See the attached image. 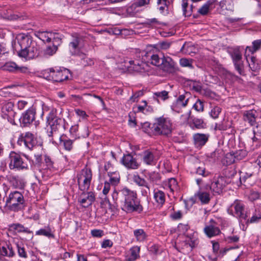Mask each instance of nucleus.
Returning <instances> with one entry per match:
<instances>
[{"label":"nucleus","instance_id":"obj_1","mask_svg":"<svg viewBox=\"0 0 261 261\" xmlns=\"http://www.w3.org/2000/svg\"><path fill=\"white\" fill-rule=\"evenodd\" d=\"M112 198L115 203L127 213L141 212L143 210L136 192L127 188L115 190L112 194Z\"/></svg>","mask_w":261,"mask_h":261},{"label":"nucleus","instance_id":"obj_2","mask_svg":"<svg viewBox=\"0 0 261 261\" xmlns=\"http://www.w3.org/2000/svg\"><path fill=\"white\" fill-rule=\"evenodd\" d=\"M17 45L20 47V50L18 51V55L19 57L25 60H30L38 57L39 46L30 35L24 34H18L16 38L15 43L16 49L17 48Z\"/></svg>","mask_w":261,"mask_h":261},{"label":"nucleus","instance_id":"obj_3","mask_svg":"<svg viewBox=\"0 0 261 261\" xmlns=\"http://www.w3.org/2000/svg\"><path fill=\"white\" fill-rule=\"evenodd\" d=\"M151 130L154 135L168 136L172 131V123L168 118L161 117L155 119V122L152 125Z\"/></svg>","mask_w":261,"mask_h":261},{"label":"nucleus","instance_id":"obj_4","mask_svg":"<svg viewBox=\"0 0 261 261\" xmlns=\"http://www.w3.org/2000/svg\"><path fill=\"white\" fill-rule=\"evenodd\" d=\"M24 202L22 194L17 191L10 192L6 198L5 207L12 211H18Z\"/></svg>","mask_w":261,"mask_h":261},{"label":"nucleus","instance_id":"obj_5","mask_svg":"<svg viewBox=\"0 0 261 261\" xmlns=\"http://www.w3.org/2000/svg\"><path fill=\"white\" fill-rule=\"evenodd\" d=\"M145 56L150 60L152 65L160 67L164 70H167L172 66V59L169 57H165L163 54L157 55L146 53Z\"/></svg>","mask_w":261,"mask_h":261},{"label":"nucleus","instance_id":"obj_6","mask_svg":"<svg viewBox=\"0 0 261 261\" xmlns=\"http://www.w3.org/2000/svg\"><path fill=\"white\" fill-rule=\"evenodd\" d=\"M8 166L11 170H22L27 169L28 165L20 154L11 151L7 159Z\"/></svg>","mask_w":261,"mask_h":261},{"label":"nucleus","instance_id":"obj_7","mask_svg":"<svg viewBox=\"0 0 261 261\" xmlns=\"http://www.w3.org/2000/svg\"><path fill=\"white\" fill-rule=\"evenodd\" d=\"M227 211L229 214L239 218L241 220H246L248 217V214L245 211V205L239 200H236L229 207Z\"/></svg>","mask_w":261,"mask_h":261},{"label":"nucleus","instance_id":"obj_8","mask_svg":"<svg viewBox=\"0 0 261 261\" xmlns=\"http://www.w3.org/2000/svg\"><path fill=\"white\" fill-rule=\"evenodd\" d=\"M92 178V171L87 167L83 169L77 174V182L82 191L88 190L90 187Z\"/></svg>","mask_w":261,"mask_h":261},{"label":"nucleus","instance_id":"obj_9","mask_svg":"<svg viewBox=\"0 0 261 261\" xmlns=\"http://www.w3.org/2000/svg\"><path fill=\"white\" fill-rule=\"evenodd\" d=\"M18 143L20 145L23 144L29 150H32L40 145V144H38L36 138L30 132L25 133L23 136L19 138Z\"/></svg>","mask_w":261,"mask_h":261},{"label":"nucleus","instance_id":"obj_10","mask_svg":"<svg viewBox=\"0 0 261 261\" xmlns=\"http://www.w3.org/2000/svg\"><path fill=\"white\" fill-rule=\"evenodd\" d=\"M189 93H186L185 94L180 95L174 101L171 106V109L176 112L179 113L182 108L185 107L188 102Z\"/></svg>","mask_w":261,"mask_h":261},{"label":"nucleus","instance_id":"obj_11","mask_svg":"<svg viewBox=\"0 0 261 261\" xmlns=\"http://www.w3.org/2000/svg\"><path fill=\"white\" fill-rule=\"evenodd\" d=\"M83 47V40L77 36H73L68 44V49L72 55H79Z\"/></svg>","mask_w":261,"mask_h":261},{"label":"nucleus","instance_id":"obj_12","mask_svg":"<svg viewBox=\"0 0 261 261\" xmlns=\"http://www.w3.org/2000/svg\"><path fill=\"white\" fill-rule=\"evenodd\" d=\"M36 112L34 108H30L22 114L19 119L20 123L23 126L31 124L35 119Z\"/></svg>","mask_w":261,"mask_h":261},{"label":"nucleus","instance_id":"obj_13","mask_svg":"<svg viewBox=\"0 0 261 261\" xmlns=\"http://www.w3.org/2000/svg\"><path fill=\"white\" fill-rule=\"evenodd\" d=\"M69 74V70L63 69L60 70L51 71L50 76L52 78L53 81L56 82H62L68 79Z\"/></svg>","mask_w":261,"mask_h":261},{"label":"nucleus","instance_id":"obj_14","mask_svg":"<svg viewBox=\"0 0 261 261\" xmlns=\"http://www.w3.org/2000/svg\"><path fill=\"white\" fill-rule=\"evenodd\" d=\"M231 57L236 69L240 74L243 72V64L242 61V54L239 50H235L231 55Z\"/></svg>","mask_w":261,"mask_h":261},{"label":"nucleus","instance_id":"obj_15","mask_svg":"<svg viewBox=\"0 0 261 261\" xmlns=\"http://www.w3.org/2000/svg\"><path fill=\"white\" fill-rule=\"evenodd\" d=\"M121 162L123 165L129 169H137L140 166V164L137 162L136 159L130 154L124 155Z\"/></svg>","mask_w":261,"mask_h":261},{"label":"nucleus","instance_id":"obj_16","mask_svg":"<svg viewBox=\"0 0 261 261\" xmlns=\"http://www.w3.org/2000/svg\"><path fill=\"white\" fill-rule=\"evenodd\" d=\"M14 105L11 102L5 101L1 104V112L3 116L7 117V118H11L14 116L13 111Z\"/></svg>","mask_w":261,"mask_h":261},{"label":"nucleus","instance_id":"obj_17","mask_svg":"<svg viewBox=\"0 0 261 261\" xmlns=\"http://www.w3.org/2000/svg\"><path fill=\"white\" fill-rule=\"evenodd\" d=\"M94 200L95 196L92 192L83 193L81 195L80 198V203L85 207L91 205Z\"/></svg>","mask_w":261,"mask_h":261},{"label":"nucleus","instance_id":"obj_18","mask_svg":"<svg viewBox=\"0 0 261 261\" xmlns=\"http://www.w3.org/2000/svg\"><path fill=\"white\" fill-rule=\"evenodd\" d=\"M204 232L208 238H212L219 234L221 231L218 227L210 224L204 227Z\"/></svg>","mask_w":261,"mask_h":261},{"label":"nucleus","instance_id":"obj_19","mask_svg":"<svg viewBox=\"0 0 261 261\" xmlns=\"http://www.w3.org/2000/svg\"><path fill=\"white\" fill-rule=\"evenodd\" d=\"M140 247L134 246L128 251L126 260L127 261H135L139 257Z\"/></svg>","mask_w":261,"mask_h":261},{"label":"nucleus","instance_id":"obj_20","mask_svg":"<svg viewBox=\"0 0 261 261\" xmlns=\"http://www.w3.org/2000/svg\"><path fill=\"white\" fill-rule=\"evenodd\" d=\"M142 156L143 162L146 165H152L155 164L154 156L151 151L148 150L144 151Z\"/></svg>","mask_w":261,"mask_h":261},{"label":"nucleus","instance_id":"obj_21","mask_svg":"<svg viewBox=\"0 0 261 261\" xmlns=\"http://www.w3.org/2000/svg\"><path fill=\"white\" fill-rule=\"evenodd\" d=\"M219 8L222 13L226 11H231L233 9V4L232 0H222L219 3Z\"/></svg>","mask_w":261,"mask_h":261},{"label":"nucleus","instance_id":"obj_22","mask_svg":"<svg viewBox=\"0 0 261 261\" xmlns=\"http://www.w3.org/2000/svg\"><path fill=\"white\" fill-rule=\"evenodd\" d=\"M35 35L44 42H50L55 34L48 32L39 31L36 33Z\"/></svg>","mask_w":261,"mask_h":261},{"label":"nucleus","instance_id":"obj_23","mask_svg":"<svg viewBox=\"0 0 261 261\" xmlns=\"http://www.w3.org/2000/svg\"><path fill=\"white\" fill-rule=\"evenodd\" d=\"M245 56L250 69L252 71L257 70L259 68V65L256 58L254 57L250 56L249 53L248 52H245Z\"/></svg>","mask_w":261,"mask_h":261},{"label":"nucleus","instance_id":"obj_24","mask_svg":"<svg viewBox=\"0 0 261 261\" xmlns=\"http://www.w3.org/2000/svg\"><path fill=\"white\" fill-rule=\"evenodd\" d=\"M0 253L3 256L12 257L14 254L12 247L7 244H0Z\"/></svg>","mask_w":261,"mask_h":261},{"label":"nucleus","instance_id":"obj_25","mask_svg":"<svg viewBox=\"0 0 261 261\" xmlns=\"http://www.w3.org/2000/svg\"><path fill=\"white\" fill-rule=\"evenodd\" d=\"M0 253L3 256L12 257L14 254L12 247L7 244H0Z\"/></svg>","mask_w":261,"mask_h":261},{"label":"nucleus","instance_id":"obj_26","mask_svg":"<svg viewBox=\"0 0 261 261\" xmlns=\"http://www.w3.org/2000/svg\"><path fill=\"white\" fill-rule=\"evenodd\" d=\"M256 112L253 110L246 111L244 114V119L248 122L251 125H253L256 122Z\"/></svg>","mask_w":261,"mask_h":261},{"label":"nucleus","instance_id":"obj_27","mask_svg":"<svg viewBox=\"0 0 261 261\" xmlns=\"http://www.w3.org/2000/svg\"><path fill=\"white\" fill-rule=\"evenodd\" d=\"M222 181V178H220L213 182L210 187L211 190L215 193L220 194L223 188Z\"/></svg>","mask_w":261,"mask_h":261},{"label":"nucleus","instance_id":"obj_28","mask_svg":"<svg viewBox=\"0 0 261 261\" xmlns=\"http://www.w3.org/2000/svg\"><path fill=\"white\" fill-rule=\"evenodd\" d=\"M10 229L14 231L15 233L26 232L30 233L31 231L27 227H25L23 225L19 223L12 224L10 225Z\"/></svg>","mask_w":261,"mask_h":261},{"label":"nucleus","instance_id":"obj_29","mask_svg":"<svg viewBox=\"0 0 261 261\" xmlns=\"http://www.w3.org/2000/svg\"><path fill=\"white\" fill-rule=\"evenodd\" d=\"M36 235L44 236L48 238H54V234L53 233L51 229L49 226L40 229L36 232Z\"/></svg>","mask_w":261,"mask_h":261},{"label":"nucleus","instance_id":"obj_30","mask_svg":"<svg viewBox=\"0 0 261 261\" xmlns=\"http://www.w3.org/2000/svg\"><path fill=\"white\" fill-rule=\"evenodd\" d=\"M193 137L195 143L199 145H203L207 142L208 136L203 134H196Z\"/></svg>","mask_w":261,"mask_h":261},{"label":"nucleus","instance_id":"obj_31","mask_svg":"<svg viewBox=\"0 0 261 261\" xmlns=\"http://www.w3.org/2000/svg\"><path fill=\"white\" fill-rule=\"evenodd\" d=\"M134 62V61H129L130 65L134 64V66L132 67L134 71L139 72H143L147 71L146 67H147V65L145 63L141 62V63H138L137 64H135Z\"/></svg>","mask_w":261,"mask_h":261},{"label":"nucleus","instance_id":"obj_32","mask_svg":"<svg viewBox=\"0 0 261 261\" xmlns=\"http://www.w3.org/2000/svg\"><path fill=\"white\" fill-rule=\"evenodd\" d=\"M9 180L11 185L15 188H22L23 186L21 179L18 176H10Z\"/></svg>","mask_w":261,"mask_h":261},{"label":"nucleus","instance_id":"obj_33","mask_svg":"<svg viewBox=\"0 0 261 261\" xmlns=\"http://www.w3.org/2000/svg\"><path fill=\"white\" fill-rule=\"evenodd\" d=\"M153 196L155 201L159 204L163 205L165 201V195L162 191H154Z\"/></svg>","mask_w":261,"mask_h":261},{"label":"nucleus","instance_id":"obj_34","mask_svg":"<svg viewBox=\"0 0 261 261\" xmlns=\"http://www.w3.org/2000/svg\"><path fill=\"white\" fill-rule=\"evenodd\" d=\"M217 2L216 0H211L204 4L198 10V12L201 15H204L207 14L210 8L212 5Z\"/></svg>","mask_w":261,"mask_h":261},{"label":"nucleus","instance_id":"obj_35","mask_svg":"<svg viewBox=\"0 0 261 261\" xmlns=\"http://www.w3.org/2000/svg\"><path fill=\"white\" fill-rule=\"evenodd\" d=\"M134 234L137 241L143 242L144 241L147 235L143 229H138L134 231Z\"/></svg>","mask_w":261,"mask_h":261},{"label":"nucleus","instance_id":"obj_36","mask_svg":"<svg viewBox=\"0 0 261 261\" xmlns=\"http://www.w3.org/2000/svg\"><path fill=\"white\" fill-rule=\"evenodd\" d=\"M253 47L251 48L249 46H247L246 48L245 52L249 53L251 54H254L256 51L260 47L261 40H256L252 42Z\"/></svg>","mask_w":261,"mask_h":261},{"label":"nucleus","instance_id":"obj_37","mask_svg":"<svg viewBox=\"0 0 261 261\" xmlns=\"http://www.w3.org/2000/svg\"><path fill=\"white\" fill-rule=\"evenodd\" d=\"M79 56L81 57V64L83 66H91L94 64L93 61L88 58L85 54H80Z\"/></svg>","mask_w":261,"mask_h":261},{"label":"nucleus","instance_id":"obj_38","mask_svg":"<svg viewBox=\"0 0 261 261\" xmlns=\"http://www.w3.org/2000/svg\"><path fill=\"white\" fill-rule=\"evenodd\" d=\"M197 196L202 203H207L210 200L209 194L205 192H199Z\"/></svg>","mask_w":261,"mask_h":261},{"label":"nucleus","instance_id":"obj_39","mask_svg":"<svg viewBox=\"0 0 261 261\" xmlns=\"http://www.w3.org/2000/svg\"><path fill=\"white\" fill-rule=\"evenodd\" d=\"M167 186L172 192L178 190L177 181L174 178H171L168 179Z\"/></svg>","mask_w":261,"mask_h":261},{"label":"nucleus","instance_id":"obj_40","mask_svg":"<svg viewBox=\"0 0 261 261\" xmlns=\"http://www.w3.org/2000/svg\"><path fill=\"white\" fill-rule=\"evenodd\" d=\"M237 152L236 154H232L230 152L227 153L225 156L224 162H225L227 165H230L236 161V157L237 156Z\"/></svg>","mask_w":261,"mask_h":261},{"label":"nucleus","instance_id":"obj_41","mask_svg":"<svg viewBox=\"0 0 261 261\" xmlns=\"http://www.w3.org/2000/svg\"><path fill=\"white\" fill-rule=\"evenodd\" d=\"M17 65L14 62H8L6 63L3 66L4 70L10 72H16Z\"/></svg>","mask_w":261,"mask_h":261},{"label":"nucleus","instance_id":"obj_42","mask_svg":"<svg viewBox=\"0 0 261 261\" xmlns=\"http://www.w3.org/2000/svg\"><path fill=\"white\" fill-rule=\"evenodd\" d=\"M221 112V108L218 106H214L212 107L210 112V116L214 119L218 118L220 113Z\"/></svg>","mask_w":261,"mask_h":261},{"label":"nucleus","instance_id":"obj_43","mask_svg":"<svg viewBox=\"0 0 261 261\" xmlns=\"http://www.w3.org/2000/svg\"><path fill=\"white\" fill-rule=\"evenodd\" d=\"M110 176L109 182L110 184L113 185H117L120 181V176L117 173H111L110 175L109 174Z\"/></svg>","mask_w":261,"mask_h":261},{"label":"nucleus","instance_id":"obj_44","mask_svg":"<svg viewBox=\"0 0 261 261\" xmlns=\"http://www.w3.org/2000/svg\"><path fill=\"white\" fill-rule=\"evenodd\" d=\"M153 98H160L163 100L167 99L168 97V92L164 90L161 92H157L153 93Z\"/></svg>","mask_w":261,"mask_h":261},{"label":"nucleus","instance_id":"obj_45","mask_svg":"<svg viewBox=\"0 0 261 261\" xmlns=\"http://www.w3.org/2000/svg\"><path fill=\"white\" fill-rule=\"evenodd\" d=\"M188 6V0H182V9L183 14L185 16H190L192 14V8H190L189 10H187Z\"/></svg>","mask_w":261,"mask_h":261},{"label":"nucleus","instance_id":"obj_46","mask_svg":"<svg viewBox=\"0 0 261 261\" xmlns=\"http://www.w3.org/2000/svg\"><path fill=\"white\" fill-rule=\"evenodd\" d=\"M0 95L4 97H11L13 95V92L11 87H5L0 91Z\"/></svg>","mask_w":261,"mask_h":261},{"label":"nucleus","instance_id":"obj_47","mask_svg":"<svg viewBox=\"0 0 261 261\" xmlns=\"http://www.w3.org/2000/svg\"><path fill=\"white\" fill-rule=\"evenodd\" d=\"M133 181L139 186L143 187L147 184L146 181L140 177L138 175H134L133 176Z\"/></svg>","mask_w":261,"mask_h":261},{"label":"nucleus","instance_id":"obj_48","mask_svg":"<svg viewBox=\"0 0 261 261\" xmlns=\"http://www.w3.org/2000/svg\"><path fill=\"white\" fill-rule=\"evenodd\" d=\"M192 61L191 59L182 58L179 60V63L182 67L193 68Z\"/></svg>","mask_w":261,"mask_h":261},{"label":"nucleus","instance_id":"obj_49","mask_svg":"<svg viewBox=\"0 0 261 261\" xmlns=\"http://www.w3.org/2000/svg\"><path fill=\"white\" fill-rule=\"evenodd\" d=\"M192 128H201L204 127L203 121L202 119L195 118L193 120V122L191 124Z\"/></svg>","mask_w":261,"mask_h":261},{"label":"nucleus","instance_id":"obj_50","mask_svg":"<svg viewBox=\"0 0 261 261\" xmlns=\"http://www.w3.org/2000/svg\"><path fill=\"white\" fill-rule=\"evenodd\" d=\"M261 219V214L259 212H255L250 219H247V223H256Z\"/></svg>","mask_w":261,"mask_h":261},{"label":"nucleus","instance_id":"obj_51","mask_svg":"<svg viewBox=\"0 0 261 261\" xmlns=\"http://www.w3.org/2000/svg\"><path fill=\"white\" fill-rule=\"evenodd\" d=\"M57 49V44H56L54 43V44H53L52 46H49L46 48L45 51V54L49 56H51L56 52Z\"/></svg>","mask_w":261,"mask_h":261},{"label":"nucleus","instance_id":"obj_52","mask_svg":"<svg viewBox=\"0 0 261 261\" xmlns=\"http://www.w3.org/2000/svg\"><path fill=\"white\" fill-rule=\"evenodd\" d=\"M150 123L148 122H145L142 123V128L144 132L148 134L149 135H153V133L151 132V126Z\"/></svg>","mask_w":261,"mask_h":261},{"label":"nucleus","instance_id":"obj_53","mask_svg":"<svg viewBox=\"0 0 261 261\" xmlns=\"http://www.w3.org/2000/svg\"><path fill=\"white\" fill-rule=\"evenodd\" d=\"M62 121V120L61 118L57 117L53 119V120L47 122V123L48 125H49L50 127H56L57 129H58V125H59L61 123Z\"/></svg>","mask_w":261,"mask_h":261},{"label":"nucleus","instance_id":"obj_54","mask_svg":"<svg viewBox=\"0 0 261 261\" xmlns=\"http://www.w3.org/2000/svg\"><path fill=\"white\" fill-rule=\"evenodd\" d=\"M193 108L198 112H202L204 108L203 102L200 99H198L194 105Z\"/></svg>","mask_w":261,"mask_h":261},{"label":"nucleus","instance_id":"obj_55","mask_svg":"<svg viewBox=\"0 0 261 261\" xmlns=\"http://www.w3.org/2000/svg\"><path fill=\"white\" fill-rule=\"evenodd\" d=\"M143 95V91L139 90L135 93L129 98V100L132 102H135L138 100L139 97Z\"/></svg>","mask_w":261,"mask_h":261},{"label":"nucleus","instance_id":"obj_56","mask_svg":"<svg viewBox=\"0 0 261 261\" xmlns=\"http://www.w3.org/2000/svg\"><path fill=\"white\" fill-rule=\"evenodd\" d=\"M192 48H193V47L191 46V45H188L186 43H185L182 45V46L180 49V51L184 54H186L190 55L191 53H192V51H191V49Z\"/></svg>","mask_w":261,"mask_h":261},{"label":"nucleus","instance_id":"obj_57","mask_svg":"<svg viewBox=\"0 0 261 261\" xmlns=\"http://www.w3.org/2000/svg\"><path fill=\"white\" fill-rule=\"evenodd\" d=\"M57 110L55 108H52L49 112L48 116L47 117V122L53 120V119L57 118Z\"/></svg>","mask_w":261,"mask_h":261},{"label":"nucleus","instance_id":"obj_58","mask_svg":"<svg viewBox=\"0 0 261 261\" xmlns=\"http://www.w3.org/2000/svg\"><path fill=\"white\" fill-rule=\"evenodd\" d=\"M63 145L66 150L70 151L72 148V141L70 139L63 140Z\"/></svg>","mask_w":261,"mask_h":261},{"label":"nucleus","instance_id":"obj_59","mask_svg":"<svg viewBox=\"0 0 261 261\" xmlns=\"http://www.w3.org/2000/svg\"><path fill=\"white\" fill-rule=\"evenodd\" d=\"M249 199L251 201H254L256 199H258L259 197V194L258 192L254 191H251L249 194Z\"/></svg>","mask_w":261,"mask_h":261},{"label":"nucleus","instance_id":"obj_60","mask_svg":"<svg viewBox=\"0 0 261 261\" xmlns=\"http://www.w3.org/2000/svg\"><path fill=\"white\" fill-rule=\"evenodd\" d=\"M253 133L254 134V137L253 138V141L255 139H257L256 137L261 136V124L257 125L256 127L254 128Z\"/></svg>","mask_w":261,"mask_h":261},{"label":"nucleus","instance_id":"obj_61","mask_svg":"<svg viewBox=\"0 0 261 261\" xmlns=\"http://www.w3.org/2000/svg\"><path fill=\"white\" fill-rule=\"evenodd\" d=\"M150 0H139L138 1L135 2L133 5L132 7H142L146 5H147L149 3Z\"/></svg>","mask_w":261,"mask_h":261},{"label":"nucleus","instance_id":"obj_62","mask_svg":"<svg viewBox=\"0 0 261 261\" xmlns=\"http://www.w3.org/2000/svg\"><path fill=\"white\" fill-rule=\"evenodd\" d=\"M17 247L18 250V253L19 256L26 258L27 257V255L25 251L24 248L19 245H17Z\"/></svg>","mask_w":261,"mask_h":261},{"label":"nucleus","instance_id":"obj_63","mask_svg":"<svg viewBox=\"0 0 261 261\" xmlns=\"http://www.w3.org/2000/svg\"><path fill=\"white\" fill-rule=\"evenodd\" d=\"M91 234L94 237L100 238L103 235V231L100 229L91 230Z\"/></svg>","mask_w":261,"mask_h":261},{"label":"nucleus","instance_id":"obj_64","mask_svg":"<svg viewBox=\"0 0 261 261\" xmlns=\"http://www.w3.org/2000/svg\"><path fill=\"white\" fill-rule=\"evenodd\" d=\"M157 176V173L152 172L148 173L147 175V177L149 181L153 182L156 180Z\"/></svg>","mask_w":261,"mask_h":261}]
</instances>
